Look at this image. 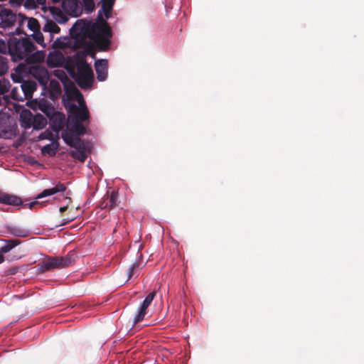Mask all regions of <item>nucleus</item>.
<instances>
[{
    "label": "nucleus",
    "mask_w": 364,
    "mask_h": 364,
    "mask_svg": "<svg viewBox=\"0 0 364 364\" xmlns=\"http://www.w3.org/2000/svg\"><path fill=\"white\" fill-rule=\"evenodd\" d=\"M11 97L12 99L18 101H23L25 100V95L23 94L21 86L14 87L11 89Z\"/></svg>",
    "instance_id": "32"
},
{
    "label": "nucleus",
    "mask_w": 364,
    "mask_h": 364,
    "mask_svg": "<svg viewBox=\"0 0 364 364\" xmlns=\"http://www.w3.org/2000/svg\"><path fill=\"white\" fill-rule=\"evenodd\" d=\"M156 296V292L152 291L149 293L146 298L144 299L142 304L139 307L136 315L134 318V323L136 324L139 321H142L146 314V310L148 307L150 306L151 302L153 301L154 297Z\"/></svg>",
    "instance_id": "9"
},
{
    "label": "nucleus",
    "mask_w": 364,
    "mask_h": 364,
    "mask_svg": "<svg viewBox=\"0 0 364 364\" xmlns=\"http://www.w3.org/2000/svg\"><path fill=\"white\" fill-rule=\"evenodd\" d=\"M33 40L39 45H41L42 47L46 48V45L44 43V37L43 33L40 30H38L36 32H33Z\"/></svg>",
    "instance_id": "37"
},
{
    "label": "nucleus",
    "mask_w": 364,
    "mask_h": 364,
    "mask_svg": "<svg viewBox=\"0 0 364 364\" xmlns=\"http://www.w3.org/2000/svg\"><path fill=\"white\" fill-rule=\"evenodd\" d=\"M11 77L14 81H18L17 78H18V77L16 74H12Z\"/></svg>",
    "instance_id": "48"
},
{
    "label": "nucleus",
    "mask_w": 364,
    "mask_h": 364,
    "mask_svg": "<svg viewBox=\"0 0 364 364\" xmlns=\"http://www.w3.org/2000/svg\"><path fill=\"white\" fill-rule=\"evenodd\" d=\"M48 9L55 21L63 23L68 21V18L63 14L62 10L55 6H49Z\"/></svg>",
    "instance_id": "22"
},
{
    "label": "nucleus",
    "mask_w": 364,
    "mask_h": 364,
    "mask_svg": "<svg viewBox=\"0 0 364 364\" xmlns=\"http://www.w3.org/2000/svg\"><path fill=\"white\" fill-rule=\"evenodd\" d=\"M8 63L6 60L2 57L0 56V75H2L5 74L8 70Z\"/></svg>",
    "instance_id": "40"
},
{
    "label": "nucleus",
    "mask_w": 364,
    "mask_h": 364,
    "mask_svg": "<svg viewBox=\"0 0 364 364\" xmlns=\"http://www.w3.org/2000/svg\"><path fill=\"white\" fill-rule=\"evenodd\" d=\"M24 0H9V2L13 6H19L21 5Z\"/></svg>",
    "instance_id": "44"
},
{
    "label": "nucleus",
    "mask_w": 364,
    "mask_h": 364,
    "mask_svg": "<svg viewBox=\"0 0 364 364\" xmlns=\"http://www.w3.org/2000/svg\"><path fill=\"white\" fill-rule=\"evenodd\" d=\"M38 107L47 117L55 110L53 106L43 99L38 102Z\"/></svg>",
    "instance_id": "27"
},
{
    "label": "nucleus",
    "mask_w": 364,
    "mask_h": 364,
    "mask_svg": "<svg viewBox=\"0 0 364 364\" xmlns=\"http://www.w3.org/2000/svg\"><path fill=\"white\" fill-rule=\"evenodd\" d=\"M65 95L69 100H77L78 103L84 100L80 91L73 84L66 86Z\"/></svg>",
    "instance_id": "20"
},
{
    "label": "nucleus",
    "mask_w": 364,
    "mask_h": 364,
    "mask_svg": "<svg viewBox=\"0 0 364 364\" xmlns=\"http://www.w3.org/2000/svg\"><path fill=\"white\" fill-rule=\"evenodd\" d=\"M33 124L32 127L34 129H42L48 123L47 119L41 114H33Z\"/></svg>",
    "instance_id": "26"
},
{
    "label": "nucleus",
    "mask_w": 364,
    "mask_h": 364,
    "mask_svg": "<svg viewBox=\"0 0 364 364\" xmlns=\"http://www.w3.org/2000/svg\"><path fill=\"white\" fill-rule=\"evenodd\" d=\"M10 88V82L8 80H0V94H4L9 91Z\"/></svg>",
    "instance_id": "38"
},
{
    "label": "nucleus",
    "mask_w": 364,
    "mask_h": 364,
    "mask_svg": "<svg viewBox=\"0 0 364 364\" xmlns=\"http://www.w3.org/2000/svg\"><path fill=\"white\" fill-rule=\"evenodd\" d=\"M62 7L67 14L74 17L82 13V4L79 0H63Z\"/></svg>",
    "instance_id": "7"
},
{
    "label": "nucleus",
    "mask_w": 364,
    "mask_h": 364,
    "mask_svg": "<svg viewBox=\"0 0 364 364\" xmlns=\"http://www.w3.org/2000/svg\"><path fill=\"white\" fill-rule=\"evenodd\" d=\"M53 4H57L60 2L62 0H51Z\"/></svg>",
    "instance_id": "49"
},
{
    "label": "nucleus",
    "mask_w": 364,
    "mask_h": 364,
    "mask_svg": "<svg viewBox=\"0 0 364 364\" xmlns=\"http://www.w3.org/2000/svg\"><path fill=\"white\" fill-rule=\"evenodd\" d=\"M85 10L90 13L92 12L95 9L94 0H82Z\"/></svg>",
    "instance_id": "39"
},
{
    "label": "nucleus",
    "mask_w": 364,
    "mask_h": 364,
    "mask_svg": "<svg viewBox=\"0 0 364 364\" xmlns=\"http://www.w3.org/2000/svg\"><path fill=\"white\" fill-rule=\"evenodd\" d=\"M64 62V56L61 53H50L48 59V65L50 68L60 67Z\"/></svg>",
    "instance_id": "21"
},
{
    "label": "nucleus",
    "mask_w": 364,
    "mask_h": 364,
    "mask_svg": "<svg viewBox=\"0 0 364 364\" xmlns=\"http://www.w3.org/2000/svg\"><path fill=\"white\" fill-rule=\"evenodd\" d=\"M18 17L21 18V21L24 19L28 20V28L33 32H36L38 30H40L41 26L37 19L34 18H26L22 16L21 14H19Z\"/></svg>",
    "instance_id": "29"
},
{
    "label": "nucleus",
    "mask_w": 364,
    "mask_h": 364,
    "mask_svg": "<svg viewBox=\"0 0 364 364\" xmlns=\"http://www.w3.org/2000/svg\"><path fill=\"white\" fill-rule=\"evenodd\" d=\"M68 112L70 114L72 120H79L83 122L89 119L90 114L84 100L79 102V106L75 104L70 105Z\"/></svg>",
    "instance_id": "6"
},
{
    "label": "nucleus",
    "mask_w": 364,
    "mask_h": 364,
    "mask_svg": "<svg viewBox=\"0 0 364 364\" xmlns=\"http://www.w3.org/2000/svg\"><path fill=\"white\" fill-rule=\"evenodd\" d=\"M95 68L97 73V79L99 81H105L108 74V60L99 59L95 63Z\"/></svg>",
    "instance_id": "13"
},
{
    "label": "nucleus",
    "mask_w": 364,
    "mask_h": 364,
    "mask_svg": "<svg viewBox=\"0 0 364 364\" xmlns=\"http://www.w3.org/2000/svg\"><path fill=\"white\" fill-rule=\"evenodd\" d=\"M20 82L22 92L23 95H25V100L31 99L33 96V92L37 88L36 83L33 80H23Z\"/></svg>",
    "instance_id": "17"
},
{
    "label": "nucleus",
    "mask_w": 364,
    "mask_h": 364,
    "mask_svg": "<svg viewBox=\"0 0 364 364\" xmlns=\"http://www.w3.org/2000/svg\"><path fill=\"white\" fill-rule=\"evenodd\" d=\"M118 193L115 191H112L110 194L107 193L102 198V200L99 204V207L101 209H112L115 208L117 204Z\"/></svg>",
    "instance_id": "11"
},
{
    "label": "nucleus",
    "mask_w": 364,
    "mask_h": 364,
    "mask_svg": "<svg viewBox=\"0 0 364 364\" xmlns=\"http://www.w3.org/2000/svg\"><path fill=\"white\" fill-rule=\"evenodd\" d=\"M9 124V118L0 114V137L8 138L11 132Z\"/></svg>",
    "instance_id": "24"
},
{
    "label": "nucleus",
    "mask_w": 364,
    "mask_h": 364,
    "mask_svg": "<svg viewBox=\"0 0 364 364\" xmlns=\"http://www.w3.org/2000/svg\"><path fill=\"white\" fill-rule=\"evenodd\" d=\"M16 18V15L11 9L5 8L0 10V20L3 28L12 27Z\"/></svg>",
    "instance_id": "10"
},
{
    "label": "nucleus",
    "mask_w": 364,
    "mask_h": 364,
    "mask_svg": "<svg viewBox=\"0 0 364 364\" xmlns=\"http://www.w3.org/2000/svg\"><path fill=\"white\" fill-rule=\"evenodd\" d=\"M8 48V44L3 39H0V53H6Z\"/></svg>",
    "instance_id": "43"
},
{
    "label": "nucleus",
    "mask_w": 364,
    "mask_h": 364,
    "mask_svg": "<svg viewBox=\"0 0 364 364\" xmlns=\"http://www.w3.org/2000/svg\"><path fill=\"white\" fill-rule=\"evenodd\" d=\"M51 129L56 132L61 130L65 124V117L62 112L55 109L48 117Z\"/></svg>",
    "instance_id": "8"
},
{
    "label": "nucleus",
    "mask_w": 364,
    "mask_h": 364,
    "mask_svg": "<svg viewBox=\"0 0 364 364\" xmlns=\"http://www.w3.org/2000/svg\"><path fill=\"white\" fill-rule=\"evenodd\" d=\"M16 71L19 74L29 73L37 79L41 84H46L49 78L48 70L45 67L39 65H30L27 68L26 65L21 63L17 66Z\"/></svg>",
    "instance_id": "5"
},
{
    "label": "nucleus",
    "mask_w": 364,
    "mask_h": 364,
    "mask_svg": "<svg viewBox=\"0 0 364 364\" xmlns=\"http://www.w3.org/2000/svg\"><path fill=\"white\" fill-rule=\"evenodd\" d=\"M8 49L13 60L17 61L24 59L28 54L35 51L36 47L30 38H14L9 41Z\"/></svg>",
    "instance_id": "3"
},
{
    "label": "nucleus",
    "mask_w": 364,
    "mask_h": 364,
    "mask_svg": "<svg viewBox=\"0 0 364 364\" xmlns=\"http://www.w3.org/2000/svg\"><path fill=\"white\" fill-rule=\"evenodd\" d=\"M67 189L66 186L60 182L58 183L54 187L43 190L41 193L38 194L35 199H41L44 197L54 195L57 193L64 192Z\"/></svg>",
    "instance_id": "16"
},
{
    "label": "nucleus",
    "mask_w": 364,
    "mask_h": 364,
    "mask_svg": "<svg viewBox=\"0 0 364 364\" xmlns=\"http://www.w3.org/2000/svg\"><path fill=\"white\" fill-rule=\"evenodd\" d=\"M43 31L49 33L51 39L54 33L60 32V28L52 20L46 19V22L43 27Z\"/></svg>",
    "instance_id": "25"
},
{
    "label": "nucleus",
    "mask_w": 364,
    "mask_h": 364,
    "mask_svg": "<svg viewBox=\"0 0 364 364\" xmlns=\"http://www.w3.org/2000/svg\"><path fill=\"white\" fill-rule=\"evenodd\" d=\"M65 68L81 88L91 87L94 73L91 66L86 62L85 54L77 53L73 59H69Z\"/></svg>",
    "instance_id": "2"
},
{
    "label": "nucleus",
    "mask_w": 364,
    "mask_h": 364,
    "mask_svg": "<svg viewBox=\"0 0 364 364\" xmlns=\"http://www.w3.org/2000/svg\"><path fill=\"white\" fill-rule=\"evenodd\" d=\"M70 36L76 40V46L84 48L85 55L95 57L92 46L87 41L89 38L99 50L106 51L109 49L112 36V29L106 19L102 17V12L98 11L96 21L86 24L82 20L77 21L70 31Z\"/></svg>",
    "instance_id": "1"
},
{
    "label": "nucleus",
    "mask_w": 364,
    "mask_h": 364,
    "mask_svg": "<svg viewBox=\"0 0 364 364\" xmlns=\"http://www.w3.org/2000/svg\"><path fill=\"white\" fill-rule=\"evenodd\" d=\"M24 6L27 9H35L37 8L36 0H24Z\"/></svg>",
    "instance_id": "41"
},
{
    "label": "nucleus",
    "mask_w": 364,
    "mask_h": 364,
    "mask_svg": "<svg viewBox=\"0 0 364 364\" xmlns=\"http://www.w3.org/2000/svg\"><path fill=\"white\" fill-rule=\"evenodd\" d=\"M2 9H4V8L0 6V10Z\"/></svg>",
    "instance_id": "50"
},
{
    "label": "nucleus",
    "mask_w": 364,
    "mask_h": 364,
    "mask_svg": "<svg viewBox=\"0 0 364 364\" xmlns=\"http://www.w3.org/2000/svg\"><path fill=\"white\" fill-rule=\"evenodd\" d=\"M4 257L3 254L0 252V264L4 262Z\"/></svg>",
    "instance_id": "47"
},
{
    "label": "nucleus",
    "mask_w": 364,
    "mask_h": 364,
    "mask_svg": "<svg viewBox=\"0 0 364 364\" xmlns=\"http://www.w3.org/2000/svg\"><path fill=\"white\" fill-rule=\"evenodd\" d=\"M9 232L16 237H25L28 235L27 230L23 229L17 226H11L8 228Z\"/></svg>",
    "instance_id": "30"
},
{
    "label": "nucleus",
    "mask_w": 364,
    "mask_h": 364,
    "mask_svg": "<svg viewBox=\"0 0 364 364\" xmlns=\"http://www.w3.org/2000/svg\"><path fill=\"white\" fill-rule=\"evenodd\" d=\"M21 203V200L18 196L5 193L0 190V203L6 205H18Z\"/></svg>",
    "instance_id": "19"
},
{
    "label": "nucleus",
    "mask_w": 364,
    "mask_h": 364,
    "mask_svg": "<svg viewBox=\"0 0 364 364\" xmlns=\"http://www.w3.org/2000/svg\"><path fill=\"white\" fill-rule=\"evenodd\" d=\"M70 155L75 159L80 162H84L87 159V154L85 149L73 150L70 152Z\"/></svg>",
    "instance_id": "33"
},
{
    "label": "nucleus",
    "mask_w": 364,
    "mask_h": 364,
    "mask_svg": "<svg viewBox=\"0 0 364 364\" xmlns=\"http://www.w3.org/2000/svg\"><path fill=\"white\" fill-rule=\"evenodd\" d=\"M57 149V146H54L53 144H47L42 148L41 152L44 155L48 154L50 156H54L56 154Z\"/></svg>",
    "instance_id": "34"
},
{
    "label": "nucleus",
    "mask_w": 364,
    "mask_h": 364,
    "mask_svg": "<svg viewBox=\"0 0 364 364\" xmlns=\"http://www.w3.org/2000/svg\"><path fill=\"white\" fill-rule=\"evenodd\" d=\"M37 4L44 5L46 4V0H36Z\"/></svg>",
    "instance_id": "45"
},
{
    "label": "nucleus",
    "mask_w": 364,
    "mask_h": 364,
    "mask_svg": "<svg viewBox=\"0 0 364 364\" xmlns=\"http://www.w3.org/2000/svg\"><path fill=\"white\" fill-rule=\"evenodd\" d=\"M18 198L21 199V203L18 205H12L13 206L22 205L23 208L36 209L38 208H42L46 206L48 202L47 200L43 202H38L37 200H35L29 203H23V200L20 197Z\"/></svg>",
    "instance_id": "28"
},
{
    "label": "nucleus",
    "mask_w": 364,
    "mask_h": 364,
    "mask_svg": "<svg viewBox=\"0 0 364 364\" xmlns=\"http://www.w3.org/2000/svg\"><path fill=\"white\" fill-rule=\"evenodd\" d=\"M50 91L53 95H60L61 93V86L59 82L52 80L50 82Z\"/></svg>",
    "instance_id": "35"
},
{
    "label": "nucleus",
    "mask_w": 364,
    "mask_h": 364,
    "mask_svg": "<svg viewBox=\"0 0 364 364\" xmlns=\"http://www.w3.org/2000/svg\"><path fill=\"white\" fill-rule=\"evenodd\" d=\"M61 136L66 144L75 148V150L85 149V144L78 136H71L67 132H62Z\"/></svg>",
    "instance_id": "14"
},
{
    "label": "nucleus",
    "mask_w": 364,
    "mask_h": 364,
    "mask_svg": "<svg viewBox=\"0 0 364 364\" xmlns=\"http://www.w3.org/2000/svg\"><path fill=\"white\" fill-rule=\"evenodd\" d=\"M140 261L134 262L129 268L127 270L128 280L130 279L138 272L140 265Z\"/></svg>",
    "instance_id": "36"
},
{
    "label": "nucleus",
    "mask_w": 364,
    "mask_h": 364,
    "mask_svg": "<svg viewBox=\"0 0 364 364\" xmlns=\"http://www.w3.org/2000/svg\"><path fill=\"white\" fill-rule=\"evenodd\" d=\"M63 132H67L71 136H80L85 134L86 128L79 120L70 119L66 129Z\"/></svg>",
    "instance_id": "12"
},
{
    "label": "nucleus",
    "mask_w": 364,
    "mask_h": 364,
    "mask_svg": "<svg viewBox=\"0 0 364 364\" xmlns=\"http://www.w3.org/2000/svg\"><path fill=\"white\" fill-rule=\"evenodd\" d=\"M101 3L102 7L100 11L102 12V17L105 15L106 19H108L111 17L115 0H101Z\"/></svg>",
    "instance_id": "23"
},
{
    "label": "nucleus",
    "mask_w": 364,
    "mask_h": 364,
    "mask_svg": "<svg viewBox=\"0 0 364 364\" xmlns=\"http://www.w3.org/2000/svg\"><path fill=\"white\" fill-rule=\"evenodd\" d=\"M52 136H53V134L50 132L46 131V132L41 133L39 135L38 138H39V139H50L52 138Z\"/></svg>",
    "instance_id": "42"
},
{
    "label": "nucleus",
    "mask_w": 364,
    "mask_h": 364,
    "mask_svg": "<svg viewBox=\"0 0 364 364\" xmlns=\"http://www.w3.org/2000/svg\"><path fill=\"white\" fill-rule=\"evenodd\" d=\"M67 209H68V206L67 205L66 206L60 207V213H63V212L66 211Z\"/></svg>",
    "instance_id": "46"
},
{
    "label": "nucleus",
    "mask_w": 364,
    "mask_h": 364,
    "mask_svg": "<svg viewBox=\"0 0 364 364\" xmlns=\"http://www.w3.org/2000/svg\"><path fill=\"white\" fill-rule=\"evenodd\" d=\"M46 57V53L44 50H37L36 52L33 51L28 54L26 56L25 62L28 65H36L37 63H41L44 61Z\"/></svg>",
    "instance_id": "15"
},
{
    "label": "nucleus",
    "mask_w": 364,
    "mask_h": 364,
    "mask_svg": "<svg viewBox=\"0 0 364 364\" xmlns=\"http://www.w3.org/2000/svg\"><path fill=\"white\" fill-rule=\"evenodd\" d=\"M6 244L0 248V252L5 254L11 251L13 248L20 244L18 240H5Z\"/></svg>",
    "instance_id": "31"
},
{
    "label": "nucleus",
    "mask_w": 364,
    "mask_h": 364,
    "mask_svg": "<svg viewBox=\"0 0 364 364\" xmlns=\"http://www.w3.org/2000/svg\"><path fill=\"white\" fill-rule=\"evenodd\" d=\"M73 261V255L70 253L61 257H48L37 265L38 272V273H44L53 269L65 268L71 264Z\"/></svg>",
    "instance_id": "4"
},
{
    "label": "nucleus",
    "mask_w": 364,
    "mask_h": 364,
    "mask_svg": "<svg viewBox=\"0 0 364 364\" xmlns=\"http://www.w3.org/2000/svg\"><path fill=\"white\" fill-rule=\"evenodd\" d=\"M33 114L28 109H23L19 116L21 126L25 129H29L33 124Z\"/></svg>",
    "instance_id": "18"
}]
</instances>
